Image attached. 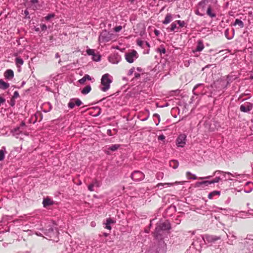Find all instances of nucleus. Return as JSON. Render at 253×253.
I'll use <instances>...</instances> for the list:
<instances>
[{"label":"nucleus","instance_id":"f704fd0d","mask_svg":"<svg viewBox=\"0 0 253 253\" xmlns=\"http://www.w3.org/2000/svg\"><path fill=\"white\" fill-rule=\"evenodd\" d=\"M221 180V178L220 177H216L215 178H214L212 180H210L211 184L214 183H218Z\"/></svg>","mask_w":253,"mask_h":253},{"label":"nucleus","instance_id":"5fc2aeb1","mask_svg":"<svg viewBox=\"0 0 253 253\" xmlns=\"http://www.w3.org/2000/svg\"><path fill=\"white\" fill-rule=\"evenodd\" d=\"M145 44L144 45H145L146 46H147L148 47V48L150 49V44L149 43V42H144Z\"/></svg>","mask_w":253,"mask_h":253},{"label":"nucleus","instance_id":"dca6fc26","mask_svg":"<svg viewBox=\"0 0 253 253\" xmlns=\"http://www.w3.org/2000/svg\"><path fill=\"white\" fill-rule=\"evenodd\" d=\"M91 81V78L88 75H85L82 79H80L78 81V83L81 84H84L86 81Z\"/></svg>","mask_w":253,"mask_h":253},{"label":"nucleus","instance_id":"052dcab7","mask_svg":"<svg viewBox=\"0 0 253 253\" xmlns=\"http://www.w3.org/2000/svg\"><path fill=\"white\" fill-rule=\"evenodd\" d=\"M18 95L19 94H18V92H17V91H15L14 92V97H17L18 96Z\"/></svg>","mask_w":253,"mask_h":253},{"label":"nucleus","instance_id":"79ce46f5","mask_svg":"<svg viewBox=\"0 0 253 253\" xmlns=\"http://www.w3.org/2000/svg\"><path fill=\"white\" fill-rule=\"evenodd\" d=\"M211 181H202V185H204L205 186H208L210 184H211Z\"/></svg>","mask_w":253,"mask_h":253},{"label":"nucleus","instance_id":"72a5a7b5","mask_svg":"<svg viewBox=\"0 0 253 253\" xmlns=\"http://www.w3.org/2000/svg\"><path fill=\"white\" fill-rule=\"evenodd\" d=\"M176 22H177V23L181 28H182L185 26V22L184 21L177 20L176 21Z\"/></svg>","mask_w":253,"mask_h":253},{"label":"nucleus","instance_id":"cd10ccee","mask_svg":"<svg viewBox=\"0 0 253 253\" xmlns=\"http://www.w3.org/2000/svg\"><path fill=\"white\" fill-rule=\"evenodd\" d=\"M120 144H114L112 145L108 148V150L111 151H115L118 149H119L120 147Z\"/></svg>","mask_w":253,"mask_h":253},{"label":"nucleus","instance_id":"8fccbe9b","mask_svg":"<svg viewBox=\"0 0 253 253\" xmlns=\"http://www.w3.org/2000/svg\"><path fill=\"white\" fill-rule=\"evenodd\" d=\"M112 59H113V57H112V56H110V57H109V61H110L111 62H112V63H118V61H117V62L114 61L113 60H112Z\"/></svg>","mask_w":253,"mask_h":253},{"label":"nucleus","instance_id":"603ef678","mask_svg":"<svg viewBox=\"0 0 253 253\" xmlns=\"http://www.w3.org/2000/svg\"><path fill=\"white\" fill-rule=\"evenodd\" d=\"M196 186L199 187L202 185V181L201 182H197L196 184Z\"/></svg>","mask_w":253,"mask_h":253},{"label":"nucleus","instance_id":"4468645a","mask_svg":"<svg viewBox=\"0 0 253 253\" xmlns=\"http://www.w3.org/2000/svg\"><path fill=\"white\" fill-rule=\"evenodd\" d=\"M42 204L44 207H46L47 206L52 205L54 204V202L50 198H46L43 199Z\"/></svg>","mask_w":253,"mask_h":253},{"label":"nucleus","instance_id":"c85d7f7f","mask_svg":"<svg viewBox=\"0 0 253 253\" xmlns=\"http://www.w3.org/2000/svg\"><path fill=\"white\" fill-rule=\"evenodd\" d=\"M49 232L50 233L49 237L50 238H53L54 235L57 236V231H56L55 232H54V230L52 228H51L49 230ZM50 240H54V241L55 240L54 239H50Z\"/></svg>","mask_w":253,"mask_h":253},{"label":"nucleus","instance_id":"49530a36","mask_svg":"<svg viewBox=\"0 0 253 253\" xmlns=\"http://www.w3.org/2000/svg\"><path fill=\"white\" fill-rule=\"evenodd\" d=\"M165 139V136L163 135H160L158 136V139L160 140H163Z\"/></svg>","mask_w":253,"mask_h":253},{"label":"nucleus","instance_id":"6e6d98bb","mask_svg":"<svg viewBox=\"0 0 253 253\" xmlns=\"http://www.w3.org/2000/svg\"><path fill=\"white\" fill-rule=\"evenodd\" d=\"M154 33L155 34L156 36H158L159 34V31L157 30H154Z\"/></svg>","mask_w":253,"mask_h":253},{"label":"nucleus","instance_id":"c756f323","mask_svg":"<svg viewBox=\"0 0 253 253\" xmlns=\"http://www.w3.org/2000/svg\"><path fill=\"white\" fill-rule=\"evenodd\" d=\"M192 177H188V179H194V180H195V179H208V178H210V177L212 176H206V177H201L198 178L195 174H192Z\"/></svg>","mask_w":253,"mask_h":253},{"label":"nucleus","instance_id":"9d476101","mask_svg":"<svg viewBox=\"0 0 253 253\" xmlns=\"http://www.w3.org/2000/svg\"><path fill=\"white\" fill-rule=\"evenodd\" d=\"M218 174H222L224 177H226L225 175L226 174L231 175L233 177H238L239 176H240V174H237V173H231L229 172H225L221 170H216L213 172V175H215Z\"/></svg>","mask_w":253,"mask_h":253},{"label":"nucleus","instance_id":"69168bd1","mask_svg":"<svg viewBox=\"0 0 253 253\" xmlns=\"http://www.w3.org/2000/svg\"><path fill=\"white\" fill-rule=\"evenodd\" d=\"M103 235H104L105 237H107V236L109 235V234H108V233H103Z\"/></svg>","mask_w":253,"mask_h":253},{"label":"nucleus","instance_id":"774afa93","mask_svg":"<svg viewBox=\"0 0 253 253\" xmlns=\"http://www.w3.org/2000/svg\"><path fill=\"white\" fill-rule=\"evenodd\" d=\"M138 76H139V74H135V77H138Z\"/></svg>","mask_w":253,"mask_h":253},{"label":"nucleus","instance_id":"f8f14e48","mask_svg":"<svg viewBox=\"0 0 253 253\" xmlns=\"http://www.w3.org/2000/svg\"><path fill=\"white\" fill-rule=\"evenodd\" d=\"M204 239H205L208 243H212L219 240L220 237L213 235H206Z\"/></svg>","mask_w":253,"mask_h":253},{"label":"nucleus","instance_id":"aec40b11","mask_svg":"<svg viewBox=\"0 0 253 253\" xmlns=\"http://www.w3.org/2000/svg\"><path fill=\"white\" fill-rule=\"evenodd\" d=\"M9 86L8 83L4 82L2 79L0 80V88L6 89Z\"/></svg>","mask_w":253,"mask_h":253},{"label":"nucleus","instance_id":"0e129e2a","mask_svg":"<svg viewBox=\"0 0 253 253\" xmlns=\"http://www.w3.org/2000/svg\"><path fill=\"white\" fill-rule=\"evenodd\" d=\"M59 57H60V55H59V54L58 53H57L55 54V57H56V58H59Z\"/></svg>","mask_w":253,"mask_h":253},{"label":"nucleus","instance_id":"b1692460","mask_svg":"<svg viewBox=\"0 0 253 253\" xmlns=\"http://www.w3.org/2000/svg\"><path fill=\"white\" fill-rule=\"evenodd\" d=\"M169 166L172 168L175 169L178 168L179 163L176 160H171L169 162Z\"/></svg>","mask_w":253,"mask_h":253},{"label":"nucleus","instance_id":"6ab92c4d","mask_svg":"<svg viewBox=\"0 0 253 253\" xmlns=\"http://www.w3.org/2000/svg\"><path fill=\"white\" fill-rule=\"evenodd\" d=\"M30 7L32 8L33 10H36L38 8L37 4L38 3V0H30Z\"/></svg>","mask_w":253,"mask_h":253},{"label":"nucleus","instance_id":"ea45409f","mask_svg":"<svg viewBox=\"0 0 253 253\" xmlns=\"http://www.w3.org/2000/svg\"><path fill=\"white\" fill-rule=\"evenodd\" d=\"M92 184L94 185V186H96L97 187H98L100 186V183L97 180H95Z\"/></svg>","mask_w":253,"mask_h":253},{"label":"nucleus","instance_id":"39448f33","mask_svg":"<svg viewBox=\"0 0 253 253\" xmlns=\"http://www.w3.org/2000/svg\"><path fill=\"white\" fill-rule=\"evenodd\" d=\"M166 252V246L164 243L157 246L153 247L149 251V253H165Z\"/></svg>","mask_w":253,"mask_h":253},{"label":"nucleus","instance_id":"864d4df0","mask_svg":"<svg viewBox=\"0 0 253 253\" xmlns=\"http://www.w3.org/2000/svg\"><path fill=\"white\" fill-rule=\"evenodd\" d=\"M202 85V84H196V86L193 88V91H194V90L196 89V88H197L199 86H200Z\"/></svg>","mask_w":253,"mask_h":253},{"label":"nucleus","instance_id":"423d86ee","mask_svg":"<svg viewBox=\"0 0 253 253\" xmlns=\"http://www.w3.org/2000/svg\"><path fill=\"white\" fill-rule=\"evenodd\" d=\"M186 135L184 133L180 134L176 140V144L178 147H183L186 144Z\"/></svg>","mask_w":253,"mask_h":253},{"label":"nucleus","instance_id":"2f4dec72","mask_svg":"<svg viewBox=\"0 0 253 253\" xmlns=\"http://www.w3.org/2000/svg\"><path fill=\"white\" fill-rule=\"evenodd\" d=\"M92 60L95 61H99L100 60V56L95 53L92 56Z\"/></svg>","mask_w":253,"mask_h":253},{"label":"nucleus","instance_id":"7ed1b4c3","mask_svg":"<svg viewBox=\"0 0 253 253\" xmlns=\"http://www.w3.org/2000/svg\"><path fill=\"white\" fill-rule=\"evenodd\" d=\"M113 81V77L107 73L102 76L101 79L100 89L103 91H107L110 87V84Z\"/></svg>","mask_w":253,"mask_h":253},{"label":"nucleus","instance_id":"a18cd8bd","mask_svg":"<svg viewBox=\"0 0 253 253\" xmlns=\"http://www.w3.org/2000/svg\"><path fill=\"white\" fill-rule=\"evenodd\" d=\"M201 9H199V7H198V9L196 11V14L199 16H203L204 14L203 13H200Z\"/></svg>","mask_w":253,"mask_h":253},{"label":"nucleus","instance_id":"1a4fd4ad","mask_svg":"<svg viewBox=\"0 0 253 253\" xmlns=\"http://www.w3.org/2000/svg\"><path fill=\"white\" fill-rule=\"evenodd\" d=\"M82 104V101L78 98H73L71 99L69 103H68V107L73 109L75 105L77 106H80Z\"/></svg>","mask_w":253,"mask_h":253},{"label":"nucleus","instance_id":"393cba45","mask_svg":"<svg viewBox=\"0 0 253 253\" xmlns=\"http://www.w3.org/2000/svg\"><path fill=\"white\" fill-rule=\"evenodd\" d=\"M15 63L17 67L19 68L21 65H22L24 63L23 60L20 58V57H17L15 59Z\"/></svg>","mask_w":253,"mask_h":253},{"label":"nucleus","instance_id":"e2e57ef3","mask_svg":"<svg viewBox=\"0 0 253 253\" xmlns=\"http://www.w3.org/2000/svg\"><path fill=\"white\" fill-rule=\"evenodd\" d=\"M95 225H96V224H95V222H92L91 223V226L92 227H95Z\"/></svg>","mask_w":253,"mask_h":253},{"label":"nucleus","instance_id":"e433bc0d","mask_svg":"<svg viewBox=\"0 0 253 253\" xmlns=\"http://www.w3.org/2000/svg\"><path fill=\"white\" fill-rule=\"evenodd\" d=\"M170 26V31H174V30L176 28V21L172 23Z\"/></svg>","mask_w":253,"mask_h":253},{"label":"nucleus","instance_id":"4d7b16f0","mask_svg":"<svg viewBox=\"0 0 253 253\" xmlns=\"http://www.w3.org/2000/svg\"><path fill=\"white\" fill-rule=\"evenodd\" d=\"M149 51H150V49L148 48L147 50H144L143 52V53L144 54H148L149 53Z\"/></svg>","mask_w":253,"mask_h":253},{"label":"nucleus","instance_id":"3c124183","mask_svg":"<svg viewBox=\"0 0 253 253\" xmlns=\"http://www.w3.org/2000/svg\"><path fill=\"white\" fill-rule=\"evenodd\" d=\"M25 126V123L24 122H22L19 127H21V129H22V127Z\"/></svg>","mask_w":253,"mask_h":253},{"label":"nucleus","instance_id":"a211bd4d","mask_svg":"<svg viewBox=\"0 0 253 253\" xmlns=\"http://www.w3.org/2000/svg\"><path fill=\"white\" fill-rule=\"evenodd\" d=\"M220 195V192L219 191H213L210 193L208 195V198L212 199L215 196H219Z\"/></svg>","mask_w":253,"mask_h":253},{"label":"nucleus","instance_id":"4be33fe9","mask_svg":"<svg viewBox=\"0 0 253 253\" xmlns=\"http://www.w3.org/2000/svg\"><path fill=\"white\" fill-rule=\"evenodd\" d=\"M172 20V16L170 13H168L166 15L165 20L163 22L164 24H168Z\"/></svg>","mask_w":253,"mask_h":253},{"label":"nucleus","instance_id":"5701e85b","mask_svg":"<svg viewBox=\"0 0 253 253\" xmlns=\"http://www.w3.org/2000/svg\"><path fill=\"white\" fill-rule=\"evenodd\" d=\"M91 89L90 85H87L82 90L81 92L83 94H87L90 91Z\"/></svg>","mask_w":253,"mask_h":253},{"label":"nucleus","instance_id":"a19ab883","mask_svg":"<svg viewBox=\"0 0 253 253\" xmlns=\"http://www.w3.org/2000/svg\"><path fill=\"white\" fill-rule=\"evenodd\" d=\"M94 187V185H93L92 183H91L90 184H89L88 186V190L90 191H94V189H93Z\"/></svg>","mask_w":253,"mask_h":253},{"label":"nucleus","instance_id":"7c9ffc66","mask_svg":"<svg viewBox=\"0 0 253 253\" xmlns=\"http://www.w3.org/2000/svg\"><path fill=\"white\" fill-rule=\"evenodd\" d=\"M157 51L161 54H165L166 53V49L163 45H161L160 47L157 49Z\"/></svg>","mask_w":253,"mask_h":253},{"label":"nucleus","instance_id":"a878e982","mask_svg":"<svg viewBox=\"0 0 253 253\" xmlns=\"http://www.w3.org/2000/svg\"><path fill=\"white\" fill-rule=\"evenodd\" d=\"M204 45L203 44V42L201 41H198L196 48V51H201L204 49Z\"/></svg>","mask_w":253,"mask_h":253},{"label":"nucleus","instance_id":"20e7f679","mask_svg":"<svg viewBox=\"0 0 253 253\" xmlns=\"http://www.w3.org/2000/svg\"><path fill=\"white\" fill-rule=\"evenodd\" d=\"M138 57L136 51L132 50L125 54V59L128 63H133Z\"/></svg>","mask_w":253,"mask_h":253},{"label":"nucleus","instance_id":"680f3d73","mask_svg":"<svg viewBox=\"0 0 253 253\" xmlns=\"http://www.w3.org/2000/svg\"><path fill=\"white\" fill-rule=\"evenodd\" d=\"M24 13L26 16H27L29 14V12L27 9L25 10Z\"/></svg>","mask_w":253,"mask_h":253},{"label":"nucleus","instance_id":"c03bdc74","mask_svg":"<svg viewBox=\"0 0 253 253\" xmlns=\"http://www.w3.org/2000/svg\"><path fill=\"white\" fill-rule=\"evenodd\" d=\"M134 70H135L134 68H131L128 72V75H129V76L133 74V73L134 72Z\"/></svg>","mask_w":253,"mask_h":253},{"label":"nucleus","instance_id":"2eb2a0df","mask_svg":"<svg viewBox=\"0 0 253 253\" xmlns=\"http://www.w3.org/2000/svg\"><path fill=\"white\" fill-rule=\"evenodd\" d=\"M23 129H21L20 127H17L12 130L11 132L14 136L16 137H18V135L22 133Z\"/></svg>","mask_w":253,"mask_h":253},{"label":"nucleus","instance_id":"9b49d317","mask_svg":"<svg viewBox=\"0 0 253 253\" xmlns=\"http://www.w3.org/2000/svg\"><path fill=\"white\" fill-rule=\"evenodd\" d=\"M115 222L116 221L114 219L111 218H108L106 219V222L104 223V224L105 225L104 228L110 231L112 229L111 225L115 224Z\"/></svg>","mask_w":253,"mask_h":253},{"label":"nucleus","instance_id":"37998d69","mask_svg":"<svg viewBox=\"0 0 253 253\" xmlns=\"http://www.w3.org/2000/svg\"><path fill=\"white\" fill-rule=\"evenodd\" d=\"M122 26H119L116 27L114 29V30L115 32H118L122 30Z\"/></svg>","mask_w":253,"mask_h":253},{"label":"nucleus","instance_id":"0eeeda50","mask_svg":"<svg viewBox=\"0 0 253 253\" xmlns=\"http://www.w3.org/2000/svg\"><path fill=\"white\" fill-rule=\"evenodd\" d=\"M145 175L141 171L136 170L134 171L131 175V178L134 181H141L144 178Z\"/></svg>","mask_w":253,"mask_h":253},{"label":"nucleus","instance_id":"412c9836","mask_svg":"<svg viewBox=\"0 0 253 253\" xmlns=\"http://www.w3.org/2000/svg\"><path fill=\"white\" fill-rule=\"evenodd\" d=\"M6 152V148L5 147L3 146L1 149L0 150V161H2L4 160Z\"/></svg>","mask_w":253,"mask_h":253},{"label":"nucleus","instance_id":"ddd939ff","mask_svg":"<svg viewBox=\"0 0 253 253\" xmlns=\"http://www.w3.org/2000/svg\"><path fill=\"white\" fill-rule=\"evenodd\" d=\"M4 77L8 80L12 79L14 77V73L12 70H7L4 74Z\"/></svg>","mask_w":253,"mask_h":253},{"label":"nucleus","instance_id":"09e8293b","mask_svg":"<svg viewBox=\"0 0 253 253\" xmlns=\"http://www.w3.org/2000/svg\"><path fill=\"white\" fill-rule=\"evenodd\" d=\"M5 101V99L1 97H0V105L3 103Z\"/></svg>","mask_w":253,"mask_h":253},{"label":"nucleus","instance_id":"c9c22d12","mask_svg":"<svg viewBox=\"0 0 253 253\" xmlns=\"http://www.w3.org/2000/svg\"><path fill=\"white\" fill-rule=\"evenodd\" d=\"M86 53L89 55H94L95 54L94 50L92 49H88L86 50Z\"/></svg>","mask_w":253,"mask_h":253},{"label":"nucleus","instance_id":"6e6552de","mask_svg":"<svg viewBox=\"0 0 253 253\" xmlns=\"http://www.w3.org/2000/svg\"><path fill=\"white\" fill-rule=\"evenodd\" d=\"M111 40V36L109 33L106 31H103L99 36V41L100 42H106Z\"/></svg>","mask_w":253,"mask_h":253},{"label":"nucleus","instance_id":"13d9d810","mask_svg":"<svg viewBox=\"0 0 253 253\" xmlns=\"http://www.w3.org/2000/svg\"><path fill=\"white\" fill-rule=\"evenodd\" d=\"M189 175H192V174L190 172H189V171H187V172H186V176H187L188 177H189Z\"/></svg>","mask_w":253,"mask_h":253},{"label":"nucleus","instance_id":"58836bf2","mask_svg":"<svg viewBox=\"0 0 253 253\" xmlns=\"http://www.w3.org/2000/svg\"><path fill=\"white\" fill-rule=\"evenodd\" d=\"M55 16L54 14H49L45 17V19L48 21L50 18H53Z\"/></svg>","mask_w":253,"mask_h":253},{"label":"nucleus","instance_id":"f03ea898","mask_svg":"<svg viewBox=\"0 0 253 253\" xmlns=\"http://www.w3.org/2000/svg\"><path fill=\"white\" fill-rule=\"evenodd\" d=\"M170 228V224L168 221L158 223L154 233V236L157 239H161L164 231Z\"/></svg>","mask_w":253,"mask_h":253},{"label":"nucleus","instance_id":"bf43d9fd","mask_svg":"<svg viewBox=\"0 0 253 253\" xmlns=\"http://www.w3.org/2000/svg\"><path fill=\"white\" fill-rule=\"evenodd\" d=\"M153 117H156L159 118V122H160V116L158 114H155Z\"/></svg>","mask_w":253,"mask_h":253},{"label":"nucleus","instance_id":"de8ad7c7","mask_svg":"<svg viewBox=\"0 0 253 253\" xmlns=\"http://www.w3.org/2000/svg\"><path fill=\"white\" fill-rule=\"evenodd\" d=\"M41 29L42 31H44V30H46V29H47V27L45 24L42 25L41 26Z\"/></svg>","mask_w":253,"mask_h":253},{"label":"nucleus","instance_id":"4c0bfd02","mask_svg":"<svg viewBox=\"0 0 253 253\" xmlns=\"http://www.w3.org/2000/svg\"><path fill=\"white\" fill-rule=\"evenodd\" d=\"M240 110L242 112H247L249 111V109H247V108L243 105L240 106Z\"/></svg>","mask_w":253,"mask_h":253},{"label":"nucleus","instance_id":"473e14b6","mask_svg":"<svg viewBox=\"0 0 253 253\" xmlns=\"http://www.w3.org/2000/svg\"><path fill=\"white\" fill-rule=\"evenodd\" d=\"M145 42L142 41L141 40H138L137 41V44L139 46L143 48H145L144 43Z\"/></svg>","mask_w":253,"mask_h":253},{"label":"nucleus","instance_id":"f257e3e1","mask_svg":"<svg viewBox=\"0 0 253 253\" xmlns=\"http://www.w3.org/2000/svg\"><path fill=\"white\" fill-rule=\"evenodd\" d=\"M216 3L217 0H202L198 3L199 9H201L202 12H204L207 8V14L211 18L215 17L216 14L211 11V9Z\"/></svg>","mask_w":253,"mask_h":253},{"label":"nucleus","instance_id":"bb28decb","mask_svg":"<svg viewBox=\"0 0 253 253\" xmlns=\"http://www.w3.org/2000/svg\"><path fill=\"white\" fill-rule=\"evenodd\" d=\"M234 26L238 25L240 28H243L244 26L243 22L240 19H236L233 24Z\"/></svg>","mask_w":253,"mask_h":253},{"label":"nucleus","instance_id":"338daca9","mask_svg":"<svg viewBox=\"0 0 253 253\" xmlns=\"http://www.w3.org/2000/svg\"><path fill=\"white\" fill-rule=\"evenodd\" d=\"M167 0L169 2H173V1H175V0Z\"/></svg>","mask_w":253,"mask_h":253},{"label":"nucleus","instance_id":"f3484780","mask_svg":"<svg viewBox=\"0 0 253 253\" xmlns=\"http://www.w3.org/2000/svg\"><path fill=\"white\" fill-rule=\"evenodd\" d=\"M180 183V182H178V181H176L173 183H159L157 185V187H160V186H171L174 185H177V184H179Z\"/></svg>","mask_w":253,"mask_h":253}]
</instances>
